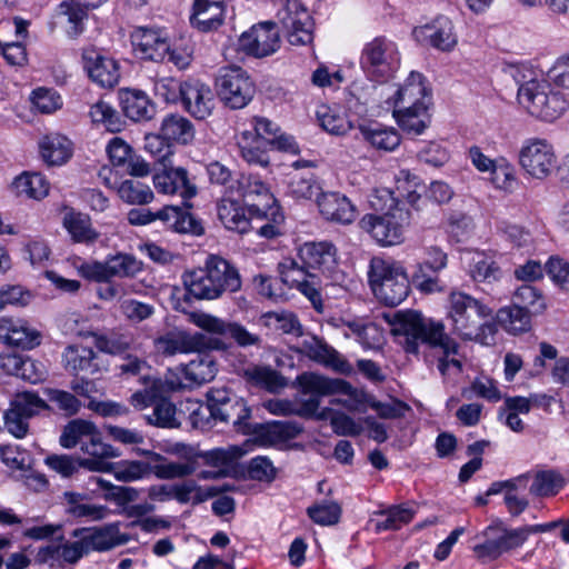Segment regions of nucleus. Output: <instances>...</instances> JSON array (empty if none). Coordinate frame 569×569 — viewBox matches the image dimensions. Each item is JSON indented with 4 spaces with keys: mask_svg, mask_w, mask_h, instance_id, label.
Segmentation results:
<instances>
[{
    "mask_svg": "<svg viewBox=\"0 0 569 569\" xmlns=\"http://www.w3.org/2000/svg\"><path fill=\"white\" fill-rule=\"evenodd\" d=\"M391 323L392 333L401 338L400 345L407 353L417 355L420 345L439 348L443 355L439 358L437 366L440 373L446 376L450 367H453L457 372L462 371L460 360L449 359L450 355L458 352L459 345L446 333L441 321L427 318L416 310H406L398 311Z\"/></svg>",
    "mask_w": 569,
    "mask_h": 569,
    "instance_id": "1",
    "label": "nucleus"
},
{
    "mask_svg": "<svg viewBox=\"0 0 569 569\" xmlns=\"http://www.w3.org/2000/svg\"><path fill=\"white\" fill-rule=\"evenodd\" d=\"M182 282L187 293L197 300L219 299L239 291L242 284L238 268L217 254H209L203 267L184 271Z\"/></svg>",
    "mask_w": 569,
    "mask_h": 569,
    "instance_id": "2",
    "label": "nucleus"
},
{
    "mask_svg": "<svg viewBox=\"0 0 569 569\" xmlns=\"http://www.w3.org/2000/svg\"><path fill=\"white\" fill-rule=\"evenodd\" d=\"M368 278L375 297L386 306H398L409 295V280L399 262L375 257L370 261Z\"/></svg>",
    "mask_w": 569,
    "mask_h": 569,
    "instance_id": "3",
    "label": "nucleus"
},
{
    "mask_svg": "<svg viewBox=\"0 0 569 569\" xmlns=\"http://www.w3.org/2000/svg\"><path fill=\"white\" fill-rule=\"evenodd\" d=\"M518 101L530 116L547 122L560 118L569 107L566 96L546 80H530L521 84Z\"/></svg>",
    "mask_w": 569,
    "mask_h": 569,
    "instance_id": "4",
    "label": "nucleus"
},
{
    "mask_svg": "<svg viewBox=\"0 0 569 569\" xmlns=\"http://www.w3.org/2000/svg\"><path fill=\"white\" fill-rule=\"evenodd\" d=\"M387 197L389 204L383 214H365L359 224L362 230L382 246H393L402 241L403 228L409 223V211L400 207V201L390 190H385L381 198Z\"/></svg>",
    "mask_w": 569,
    "mask_h": 569,
    "instance_id": "5",
    "label": "nucleus"
},
{
    "mask_svg": "<svg viewBox=\"0 0 569 569\" xmlns=\"http://www.w3.org/2000/svg\"><path fill=\"white\" fill-rule=\"evenodd\" d=\"M297 381L301 388L302 393L310 395L308 399L301 401L296 413L303 418L316 417L318 420H326L329 418L331 410L325 408L318 412L321 396H331L336 393L352 396L355 393L353 387L343 379H330L315 372H303L298 376Z\"/></svg>",
    "mask_w": 569,
    "mask_h": 569,
    "instance_id": "6",
    "label": "nucleus"
},
{
    "mask_svg": "<svg viewBox=\"0 0 569 569\" xmlns=\"http://www.w3.org/2000/svg\"><path fill=\"white\" fill-rule=\"evenodd\" d=\"M400 66L397 44L386 37H376L361 51L360 67L366 76L377 82L388 81Z\"/></svg>",
    "mask_w": 569,
    "mask_h": 569,
    "instance_id": "7",
    "label": "nucleus"
},
{
    "mask_svg": "<svg viewBox=\"0 0 569 569\" xmlns=\"http://www.w3.org/2000/svg\"><path fill=\"white\" fill-rule=\"evenodd\" d=\"M449 301L452 330L463 340L476 337L480 321L490 318L492 313L488 306L463 292H452Z\"/></svg>",
    "mask_w": 569,
    "mask_h": 569,
    "instance_id": "8",
    "label": "nucleus"
},
{
    "mask_svg": "<svg viewBox=\"0 0 569 569\" xmlns=\"http://www.w3.org/2000/svg\"><path fill=\"white\" fill-rule=\"evenodd\" d=\"M221 101L230 109L244 108L253 98L254 84L240 67L222 69L216 79Z\"/></svg>",
    "mask_w": 569,
    "mask_h": 569,
    "instance_id": "9",
    "label": "nucleus"
},
{
    "mask_svg": "<svg viewBox=\"0 0 569 569\" xmlns=\"http://www.w3.org/2000/svg\"><path fill=\"white\" fill-rule=\"evenodd\" d=\"M277 18L290 44L306 46L312 42L313 20L300 0H286Z\"/></svg>",
    "mask_w": 569,
    "mask_h": 569,
    "instance_id": "10",
    "label": "nucleus"
},
{
    "mask_svg": "<svg viewBox=\"0 0 569 569\" xmlns=\"http://www.w3.org/2000/svg\"><path fill=\"white\" fill-rule=\"evenodd\" d=\"M482 537L483 542L473 547L476 557L482 562L496 560L502 553L523 545V533L520 528L508 529L502 523L487 527Z\"/></svg>",
    "mask_w": 569,
    "mask_h": 569,
    "instance_id": "11",
    "label": "nucleus"
},
{
    "mask_svg": "<svg viewBox=\"0 0 569 569\" xmlns=\"http://www.w3.org/2000/svg\"><path fill=\"white\" fill-rule=\"evenodd\" d=\"M281 281L290 288L298 289L312 303L313 308L322 311L321 287L319 274L310 271L303 263L293 259H284L278 266Z\"/></svg>",
    "mask_w": 569,
    "mask_h": 569,
    "instance_id": "12",
    "label": "nucleus"
},
{
    "mask_svg": "<svg viewBox=\"0 0 569 569\" xmlns=\"http://www.w3.org/2000/svg\"><path fill=\"white\" fill-rule=\"evenodd\" d=\"M519 162L528 174L537 179L549 176L557 166L553 147L545 139L527 140L519 152Z\"/></svg>",
    "mask_w": 569,
    "mask_h": 569,
    "instance_id": "13",
    "label": "nucleus"
},
{
    "mask_svg": "<svg viewBox=\"0 0 569 569\" xmlns=\"http://www.w3.org/2000/svg\"><path fill=\"white\" fill-rule=\"evenodd\" d=\"M234 193L242 197L251 214L258 218L267 217V209H272L274 198L269 186L254 173H241L237 179Z\"/></svg>",
    "mask_w": 569,
    "mask_h": 569,
    "instance_id": "14",
    "label": "nucleus"
},
{
    "mask_svg": "<svg viewBox=\"0 0 569 569\" xmlns=\"http://www.w3.org/2000/svg\"><path fill=\"white\" fill-rule=\"evenodd\" d=\"M299 259L310 271L317 270L333 282L342 278L337 267V249L329 241L305 243L299 249Z\"/></svg>",
    "mask_w": 569,
    "mask_h": 569,
    "instance_id": "15",
    "label": "nucleus"
},
{
    "mask_svg": "<svg viewBox=\"0 0 569 569\" xmlns=\"http://www.w3.org/2000/svg\"><path fill=\"white\" fill-rule=\"evenodd\" d=\"M280 34L276 22L264 21L253 26L241 34L240 48L257 58H263L274 53L280 48Z\"/></svg>",
    "mask_w": 569,
    "mask_h": 569,
    "instance_id": "16",
    "label": "nucleus"
},
{
    "mask_svg": "<svg viewBox=\"0 0 569 569\" xmlns=\"http://www.w3.org/2000/svg\"><path fill=\"white\" fill-rule=\"evenodd\" d=\"M81 59L83 69L93 82L103 88H113L119 82L118 62L101 50L96 47L83 48Z\"/></svg>",
    "mask_w": 569,
    "mask_h": 569,
    "instance_id": "17",
    "label": "nucleus"
},
{
    "mask_svg": "<svg viewBox=\"0 0 569 569\" xmlns=\"http://www.w3.org/2000/svg\"><path fill=\"white\" fill-rule=\"evenodd\" d=\"M62 362L64 369L76 377H94L107 370L103 357L93 349L81 345L68 346L62 353Z\"/></svg>",
    "mask_w": 569,
    "mask_h": 569,
    "instance_id": "18",
    "label": "nucleus"
},
{
    "mask_svg": "<svg viewBox=\"0 0 569 569\" xmlns=\"http://www.w3.org/2000/svg\"><path fill=\"white\" fill-rule=\"evenodd\" d=\"M131 43L137 57L153 62H163L169 50L167 33L156 28H137L131 33Z\"/></svg>",
    "mask_w": 569,
    "mask_h": 569,
    "instance_id": "19",
    "label": "nucleus"
},
{
    "mask_svg": "<svg viewBox=\"0 0 569 569\" xmlns=\"http://www.w3.org/2000/svg\"><path fill=\"white\" fill-rule=\"evenodd\" d=\"M39 330L21 318H0V341L7 346L31 350L41 343Z\"/></svg>",
    "mask_w": 569,
    "mask_h": 569,
    "instance_id": "20",
    "label": "nucleus"
},
{
    "mask_svg": "<svg viewBox=\"0 0 569 569\" xmlns=\"http://www.w3.org/2000/svg\"><path fill=\"white\" fill-rule=\"evenodd\" d=\"M207 403L222 422L232 421L234 425L249 417V410L241 399L227 387H212L207 392Z\"/></svg>",
    "mask_w": 569,
    "mask_h": 569,
    "instance_id": "21",
    "label": "nucleus"
},
{
    "mask_svg": "<svg viewBox=\"0 0 569 569\" xmlns=\"http://www.w3.org/2000/svg\"><path fill=\"white\" fill-rule=\"evenodd\" d=\"M193 322L208 332L233 339L240 347L259 346L261 342L259 335L248 331L243 326L208 313L193 315Z\"/></svg>",
    "mask_w": 569,
    "mask_h": 569,
    "instance_id": "22",
    "label": "nucleus"
},
{
    "mask_svg": "<svg viewBox=\"0 0 569 569\" xmlns=\"http://www.w3.org/2000/svg\"><path fill=\"white\" fill-rule=\"evenodd\" d=\"M241 455L242 451L234 446L202 451L200 466L209 469L198 472V479L217 480L227 477Z\"/></svg>",
    "mask_w": 569,
    "mask_h": 569,
    "instance_id": "23",
    "label": "nucleus"
},
{
    "mask_svg": "<svg viewBox=\"0 0 569 569\" xmlns=\"http://www.w3.org/2000/svg\"><path fill=\"white\" fill-rule=\"evenodd\" d=\"M180 102L183 109L198 120L207 119L214 108L210 87L196 79L184 81Z\"/></svg>",
    "mask_w": 569,
    "mask_h": 569,
    "instance_id": "24",
    "label": "nucleus"
},
{
    "mask_svg": "<svg viewBox=\"0 0 569 569\" xmlns=\"http://www.w3.org/2000/svg\"><path fill=\"white\" fill-rule=\"evenodd\" d=\"M153 184L158 192L163 194H179L190 199L197 194V186L189 179L188 171L182 167H166L161 172L154 173Z\"/></svg>",
    "mask_w": 569,
    "mask_h": 569,
    "instance_id": "25",
    "label": "nucleus"
},
{
    "mask_svg": "<svg viewBox=\"0 0 569 569\" xmlns=\"http://www.w3.org/2000/svg\"><path fill=\"white\" fill-rule=\"evenodd\" d=\"M317 206L320 214L328 221L349 224L357 216L355 206L340 192H321L317 197Z\"/></svg>",
    "mask_w": 569,
    "mask_h": 569,
    "instance_id": "26",
    "label": "nucleus"
},
{
    "mask_svg": "<svg viewBox=\"0 0 569 569\" xmlns=\"http://www.w3.org/2000/svg\"><path fill=\"white\" fill-rule=\"evenodd\" d=\"M428 104L429 98L422 74L411 72L405 84L396 92L393 110H428Z\"/></svg>",
    "mask_w": 569,
    "mask_h": 569,
    "instance_id": "27",
    "label": "nucleus"
},
{
    "mask_svg": "<svg viewBox=\"0 0 569 569\" xmlns=\"http://www.w3.org/2000/svg\"><path fill=\"white\" fill-rule=\"evenodd\" d=\"M218 217L222 224L232 231L239 233H246L250 231V228H256V220H261L257 214H251L248 211V207H241L236 200L230 198H223L218 203Z\"/></svg>",
    "mask_w": 569,
    "mask_h": 569,
    "instance_id": "28",
    "label": "nucleus"
},
{
    "mask_svg": "<svg viewBox=\"0 0 569 569\" xmlns=\"http://www.w3.org/2000/svg\"><path fill=\"white\" fill-rule=\"evenodd\" d=\"M72 536L76 538L82 536L88 552L90 550L107 551L127 542V538L119 533L117 525H108L93 531L80 528L76 529Z\"/></svg>",
    "mask_w": 569,
    "mask_h": 569,
    "instance_id": "29",
    "label": "nucleus"
},
{
    "mask_svg": "<svg viewBox=\"0 0 569 569\" xmlns=\"http://www.w3.org/2000/svg\"><path fill=\"white\" fill-rule=\"evenodd\" d=\"M120 99L124 116L134 122L151 120L156 114V106L141 90L126 89Z\"/></svg>",
    "mask_w": 569,
    "mask_h": 569,
    "instance_id": "30",
    "label": "nucleus"
},
{
    "mask_svg": "<svg viewBox=\"0 0 569 569\" xmlns=\"http://www.w3.org/2000/svg\"><path fill=\"white\" fill-rule=\"evenodd\" d=\"M417 32L430 46L441 51H450L457 44L452 22L447 17H438L431 24L421 27Z\"/></svg>",
    "mask_w": 569,
    "mask_h": 569,
    "instance_id": "31",
    "label": "nucleus"
},
{
    "mask_svg": "<svg viewBox=\"0 0 569 569\" xmlns=\"http://www.w3.org/2000/svg\"><path fill=\"white\" fill-rule=\"evenodd\" d=\"M159 220L180 233L202 234L203 228L188 210L178 206H164L159 210Z\"/></svg>",
    "mask_w": 569,
    "mask_h": 569,
    "instance_id": "32",
    "label": "nucleus"
},
{
    "mask_svg": "<svg viewBox=\"0 0 569 569\" xmlns=\"http://www.w3.org/2000/svg\"><path fill=\"white\" fill-rule=\"evenodd\" d=\"M99 472H111L114 478L122 482H131L142 479L152 473V465L139 460H121L118 462L100 461Z\"/></svg>",
    "mask_w": 569,
    "mask_h": 569,
    "instance_id": "33",
    "label": "nucleus"
},
{
    "mask_svg": "<svg viewBox=\"0 0 569 569\" xmlns=\"http://www.w3.org/2000/svg\"><path fill=\"white\" fill-rule=\"evenodd\" d=\"M359 132L365 141L378 150L393 151L401 142L400 134L395 128L380 123L361 124Z\"/></svg>",
    "mask_w": 569,
    "mask_h": 569,
    "instance_id": "34",
    "label": "nucleus"
},
{
    "mask_svg": "<svg viewBox=\"0 0 569 569\" xmlns=\"http://www.w3.org/2000/svg\"><path fill=\"white\" fill-rule=\"evenodd\" d=\"M241 158L249 164L266 168L270 163L268 150L271 148L264 138H254L251 131H244L238 142Z\"/></svg>",
    "mask_w": 569,
    "mask_h": 569,
    "instance_id": "35",
    "label": "nucleus"
},
{
    "mask_svg": "<svg viewBox=\"0 0 569 569\" xmlns=\"http://www.w3.org/2000/svg\"><path fill=\"white\" fill-rule=\"evenodd\" d=\"M160 131L161 137L170 143L188 144L194 138L193 124L183 116L174 113L162 119Z\"/></svg>",
    "mask_w": 569,
    "mask_h": 569,
    "instance_id": "36",
    "label": "nucleus"
},
{
    "mask_svg": "<svg viewBox=\"0 0 569 569\" xmlns=\"http://www.w3.org/2000/svg\"><path fill=\"white\" fill-rule=\"evenodd\" d=\"M239 375L249 383L274 392L286 386L282 376L270 367L249 365Z\"/></svg>",
    "mask_w": 569,
    "mask_h": 569,
    "instance_id": "37",
    "label": "nucleus"
},
{
    "mask_svg": "<svg viewBox=\"0 0 569 569\" xmlns=\"http://www.w3.org/2000/svg\"><path fill=\"white\" fill-rule=\"evenodd\" d=\"M46 465L63 478H70L77 473L81 468L89 471L101 469V463L98 460H81L69 455H49L44 459Z\"/></svg>",
    "mask_w": 569,
    "mask_h": 569,
    "instance_id": "38",
    "label": "nucleus"
},
{
    "mask_svg": "<svg viewBox=\"0 0 569 569\" xmlns=\"http://www.w3.org/2000/svg\"><path fill=\"white\" fill-rule=\"evenodd\" d=\"M40 152L49 166H61L72 154L71 141L60 134L46 136L40 143Z\"/></svg>",
    "mask_w": 569,
    "mask_h": 569,
    "instance_id": "39",
    "label": "nucleus"
},
{
    "mask_svg": "<svg viewBox=\"0 0 569 569\" xmlns=\"http://www.w3.org/2000/svg\"><path fill=\"white\" fill-rule=\"evenodd\" d=\"M254 138H264L268 144L283 151H295L296 143L289 136L279 134V127L271 120L263 117L252 119Z\"/></svg>",
    "mask_w": 569,
    "mask_h": 569,
    "instance_id": "40",
    "label": "nucleus"
},
{
    "mask_svg": "<svg viewBox=\"0 0 569 569\" xmlns=\"http://www.w3.org/2000/svg\"><path fill=\"white\" fill-rule=\"evenodd\" d=\"M496 321L509 333L528 331L531 326V315L528 310L521 309L518 305L500 308L496 315Z\"/></svg>",
    "mask_w": 569,
    "mask_h": 569,
    "instance_id": "41",
    "label": "nucleus"
},
{
    "mask_svg": "<svg viewBox=\"0 0 569 569\" xmlns=\"http://www.w3.org/2000/svg\"><path fill=\"white\" fill-rule=\"evenodd\" d=\"M468 272L475 282L492 283L502 278L500 266L490 257L477 253L472 257Z\"/></svg>",
    "mask_w": 569,
    "mask_h": 569,
    "instance_id": "42",
    "label": "nucleus"
},
{
    "mask_svg": "<svg viewBox=\"0 0 569 569\" xmlns=\"http://www.w3.org/2000/svg\"><path fill=\"white\" fill-rule=\"evenodd\" d=\"M147 455L152 461L159 462L152 465V473L159 479L186 478L193 475L194 466L183 463L182 461H167L163 456L157 452L148 451Z\"/></svg>",
    "mask_w": 569,
    "mask_h": 569,
    "instance_id": "43",
    "label": "nucleus"
},
{
    "mask_svg": "<svg viewBox=\"0 0 569 569\" xmlns=\"http://www.w3.org/2000/svg\"><path fill=\"white\" fill-rule=\"evenodd\" d=\"M63 226L76 242L89 243L98 238V232L91 227L88 214L69 211L63 217Z\"/></svg>",
    "mask_w": 569,
    "mask_h": 569,
    "instance_id": "44",
    "label": "nucleus"
},
{
    "mask_svg": "<svg viewBox=\"0 0 569 569\" xmlns=\"http://www.w3.org/2000/svg\"><path fill=\"white\" fill-rule=\"evenodd\" d=\"M184 378L194 385L211 381L217 373V363L209 355H198L183 367Z\"/></svg>",
    "mask_w": 569,
    "mask_h": 569,
    "instance_id": "45",
    "label": "nucleus"
},
{
    "mask_svg": "<svg viewBox=\"0 0 569 569\" xmlns=\"http://www.w3.org/2000/svg\"><path fill=\"white\" fill-rule=\"evenodd\" d=\"M12 188L18 196L41 199L49 192V182L41 173L24 172L14 179Z\"/></svg>",
    "mask_w": 569,
    "mask_h": 569,
    "instance_id": "46",
    "label": "nucleus"
},
{
    "mask_svg": "<svg viewBox=\"0 0 569 569\" xmlns=\"http://www.w3.org/2000/svg\"><path fill=\"white\" fill-rule=\"evenodd\" d=\"M174 389L176 386L172 382L153 379L147 385L143 391L134 392L130 398V402L133 407L142 409L166 399V396Z\"/></svg>",
    "mask_w": 569,
    "mask_h": 569,
    "instance_id": "47",
    "label": "nucleus"
},
{
    "mask_svg": "<svg viewBox=\"0 0 569 569\" xmlns=\"http://www.w3.org/2000/svg\"><path fill=\"white\" fill-rule=\"evenodd\" d=\"M416 513V510L407 505L391 506L385 510L379 511L383 516V520H378L375 523L377 532L387 530H399L402 526L408 525Z\"/></svg>",
    "mask_w": 569,
    "mask_h": 569,
    "instance_id": "48",
    "label": "nucleus"
},
{
    "mask_svg": "<svg viewBox=\"0 0 569 569\" xmlns=\"http://www.w3.org/2000/svg\"><path fill=\"white\" fill-rule=\"evenodd\" d=\"M87 4L79 0H64L59 4V13L68 18L70 27L67 29V34L76 39L84 30L83 21L88 17Z\"/></svg>",
    "mask_w": 569,
    "mask_h": 569,
    "instance_id": "49",
    "label": "nucleus"
},
{
    "mask_svg": "<svg viewBox=\"0 0 569 569\" xmlns=\"http://www.w3.org/2000/svg\"><path fill=\"white\" fill-rule=\"evenodd\" d=\"M469 158L472 164L481 172L489 171L491 173L492 182L499 187L505 188L510 177L508 168L497 167L495 161L485 156L479 147H471L469 149Z\"/></svg>",
    "mask_w": 569,
    "mask_h": 569,
    "instance_id": "50",
    "label": "nucleus"
},
{
    "mask_svg": "<svg viewBox=\"0 0 569 569\" xmlns=\"http://www.w3.org/2000/svg\"><path fill=\"white\" fill-rule=\"evenodd\" d=\"M565 486L563 477L556 470L538 471L530 486V493L538 497L556 496Z\"/></svg>",
    "mask_w": 569,
    "mask_h": 569,
    "instance_id": "51",
    "label": "nucleus"
},
{
    "mask_svg": "<svg viewBox=\"0 0 569 569\" xmlns=\"http://www.w3.org/2000/svg\"><path fill=\"white\" fill-rule=\"evenodd\" d=\"M223 6L193 7L191 23L200 31L218 29L223 21Z\"/></svg>",
    "mask_w": 569,
    "mask_h": 569,
    "instance_id": "52",
    "label": "nucleus"
},
{
    "mask_svg": "<svg viewBox=\"0 0 569 569\" xmlns=\"http://www.w3.org/2000/svg\"><path fill=\"white\" fill-rule=\"evenodd\" d=\"M180 416L181 412L177 411L172 402L162 399L154 403L152 415L148 416L147 420L160 428H178L181 425Z\"/></svg>",
    "mask_w": 569,
    "mask_h": 569,
    "instance_id": "53",
    "label": "nucleus"
},
{
    "mask_svg": "<svg viewBox=\"0 0 569 569\" xmlns=\"http://www.w3.org/2000/svg\"><path fill=\"white\" fill-rule=\"evenodd\" d=\"M393 117L399 127L409 134H421L428 127L427 110L412 108L410 110H393Z\"/></svg>",
    "mask_w": 569,
    "mask_h": 569,
    "instance_id": "54",
    "label": "nucleus"
},
{
    "mask_svg": "<svg viewBox=\"0 0 569 569\" xmlns=\"http://www.w3.org/2000/svg\"><path fill=\"white\" fill-rule=\"evenodd\" d=\"M512 303L528 310L530 315L541 313L546 309L543 296L530 284H522L515 291Z\"/></svg>",
    "mask_w": 569,
    "mask_h": 569,
    "instance_id": "55",
    "label": "nucleus"
},
{
    "mask_svg": "<svg viewBox=\"0 0 569 569\" xmlns=\"http://www.w3.org/2000/svg\"><path fill=\"white\" fill-rule=\"evenodd\" d=\"M96 431L93 423L76 419L70 421L62 430L59 442L66 449L74 448L78 443L84 442L83 438Z\"/></svg>",
    "mask_w": 569,
    "mask_h": 569,
    "instance_id": "56",
    "label": "nucleus"
},
{
    "mask_svg": "<svg viewBox=\"0 0 569 569\" xmlns=\"http://www.w3.org/2000/svg\"><path fill=\"white\" fill-rule=\"evenodd\" d=\"M110 279L132 278L142 270V262L128 253H118L107 259Z\"/></svg>",
    "mask_w": 569,
    "mask_h": 569,
    "instance_id": "57",
    "label": "nucleus"
},
{
    "mask_svg": "<svg viewBox=\"0 0 569 569\" xmlns=\"http://www.w3.org/2000/svg\"><path fill=\"white\" fill-rule=\"evenodd\" d=\"M89 116L92 122L102 124L110 132L121 131L124 124L118 112L102 100L91 107Z\"/></svg>",
    "mask_w": 569,
    "mask_h": 569,
    "instance_id": "58",
    "label": "nucleus"
},
{
    "mask_svg": "<svg viewBox=\"0 0 569 569\" xmlns=\"http://www.w3.org/2000/svg\"><path fill=\"white\" fill-rule=\"evenodd\" d=\"M118 193L123 201L130 204H147L153 199V192L149 186L131 179L121 182Z\"/></svg>",
    "mask_w": 569,
    "mask_h": 569,
    "instance_id": "59",
    "label": "nucleus"
},
{
    "mask_svg": "<svg viewBox=\"0 0 569 569\" xmlns=\"http://www.w3.org/2000/svg\"><path fill=\"white\" fill-rule=\"evenodd\" d=\"M10 407L29 419L48 409L47 402L33 391L18 392L10 402Z\"/></svg>",
    "mask_w": 569,
    "mask_h": 569,
    "instance_id": "60",
    "label": "nucleus"
},
{
    "mask_svg": "<svg viewBox=\"0 0 569 569\" xmlns=\"http://www.w3.org/2000/svg\"><path fill=\"white\" fill-rule=\"evenodd\" d=\"M302 430V426L295 421H274L263 428L262 436L274 443L295 439Z\"/></svg>",
    "mask_w": 569,
    "mask_h": 569,
    "instance_id": "61",
    "label": "nucleus"
},
{
    "mask_svg": "<svg viewBox=\"0 0 569 569\" xmlns=\"http://www.w3.org/2000/svg\"><path fill=\"white\" fill-rule=\"evenodd\" d=\"M317 116L321 128L331 134L342 136L351 129V123L345 114L328 107H321Z\"/></svg>",
    "mask_w": 569,
    "mask_h": 569,
    "instance_id": "62",
    "label": "nucleus"
},
{
    "mask_svg": "<svg viewBox=\"0 0 569 569\" xmlns=\"http://www.w3.org/2000/svg\"><path fill=\"white\" fill-rule=\"evenodd\" d=\"M310 519L321 526L336 525L341 516V508L337 502L316 503L307 509Z\"/></svg>",
    "mask_w": 569,
    "mask_h": 569,
    "instance_id": "63",
    "label": "nucleus"
},
{
    "mask_svg": "<svg viewBox=\"0 0 569 569\" xmlns=\"http://www.w3.org/2000/svg\"><path fill=\"white\" fill-rule=\"evenodd\" d=\"M154 348L163 356H174L188 352L191 349V342L184 336L169 332L154 340Z\"/></svg>",
    "mask_w": 569,
    "mask_h": 569,
    "instance_id": "64",
    "label": "nucleus"
}]
</instances>
